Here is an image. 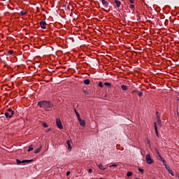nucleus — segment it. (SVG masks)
Masks as SVG:
<instances>
[{"label":"nucleus","instance_id":"1","mask_svg":"<svg viewBox=\"0 0 179 179\" xmlns=\"http://www.w3.org/2000/svg\"><path fill=\"white\" fill-rule=\"evenodd\" d=\"M38 106L41 108H52V104L51 103V102L47 101H40L38 103Z\"/></svg>","mask_w":179,"mask_h":179},{"label":"nucleus","instance_id":"2","mask_svg":"<svg viewBox=\"0 0 179 179\" xmlns=\"http://www.w3.org/2000/svg\"><path fill=\"white\" fill-rule=\"evenodd\" d=\"M145 160L147 162V164L149 165L152 164L154 163L153 159H151V157L149 154L146 155Z\"/></svg>","mask_w":179,"mask_h":179},{"label":"nucleus","instance_id":"3","mask_svg":"<svg viewBox=\"0 0 179 179\" xmlns=\"http://www.w3.org/2000/svg\"><path fill=\"white\" fill-rule=\"evenodd\" d=\"M4 115L6 117V119L8 120H10L13 117V116L15 115V114H12L10 112H6L4 113Z\"/></svg>","mask_w":179,"mask_h":179},{"label":"nucleus","instance_id":"4","mask_svg":"<svg viewBox=\"0 0 179 179\" xmlns=\"http://www.w3.org/2000/svg\"><path fill=\"white\" fill-rule=\"evenodd\" d=\"M56 124H57V127L59 129H64V127L62 126V122H61V120L57 119Z\"/></svg>","mask_w":179,"mask_h":179},{"label":"nucleus","instance_id":"5","mask_svg":"<svg viewBox=\"0 0 179 179\" xmlns=\"http://www.w3.org/2000/svg\"><path fill=\"white\" fill-rule=\"evenodd\" d=\"M39 24L41 26V28L43 29H45L47 28L46 27L47 22H45V21H41L39 22Z\"/></svg>","mask_w":179,"mask_h":179},{"label":"nucleus","instance_id":"6","mask_svg":"<svg viewBox=\"0 0 179 179\" xmlns=\"http://www.w3.org/2000/svg\"><path fill=\"white\" fill-rule=\"evenodd\" d=\"M78 120L79 121L81 127H85V120L80 119V117L78 118Z\"/></svg>","mask_w":179,"mask_h":179},{"label":"nucleus","instance_id":"7","mask_svg":"<svg viewBox=\"0 0 179 179\" xmlns=\"http://www.w3.org/2000/svg\"><path fill=\"white\" fill-rule=\"evenodd\" d=\"M101 2H102V4H103V6H105V7H106V8H108L109 3H108V1H106L105 0H101Z\"/></svg>","mask_w":179,"mask_h":179},{"label":"nucleus","instance_id":"8","mask_svg":"<svg viewBox=\"0 0 179 179\" xmlns=\"http://www.w3.org/2000/svg\"><path fill=\"white\" fill-rule=\"evenodd\" d=\"M6 112L10 113L11 115H15V111L11 108L6 109Z\"/></svg>","mask_w":179,"mask_h":179},{"label":"nucleus","instance_id":"9","mask_svg":"<svg viewBox=\"0 0 179 179\" xmlns=\"http://www.w3.org/2000/svg\"><path fill=\"white\" fill-rule=\"evenodd\" d=\"M43 148V147L41 146L40 148H37L36 150H35L34 153H35V154H38V153H40V152H41V148Z\"/></svg>","mask_w":179,"mask_h":179},{"label":"nucleus","instance_id":"10","mask_svg":"<svg viewBox=\"0 0 179 179\" xmlns=\"http://www.w3.org/2000/svg\"><path fill=\"white\" fill-rule=\"evenodd\" d=\"M114 2L116 3L117 8H119L121 5V2L118 0H115Z\"/></svg>","mask_w":179,"mask_h":179},{"label":"nucleus","instance_id":"11","mask_svg":"<svg viewBox=\"0 0 179 179\" xmlns=\"http://www.w3.org/2000/svg\"><path fill=\"white\" fill-rule=\"evenodd\" d=\"M167 171H169V174H171L172 176H174V173L170 167L167 169Z\"/></svg>","mask_w":179,"mask_h":179},{"label":"nucleus","instance_id":"12","mask_svg":"<svg viewBox=\"0 0 179 179\" xmlns=\"http://www.w3.org/2000/svg\"><path fill=\"white\" fill-rule=\"evenodd\" d=\"M66 143L68 145L69 150H72V147L71 146V141H67Z\"/></svg>","mask_w":179,"mask_h":179},{"label":"nucleus","instance_id":"13","mask_svg":"<svg viewBox=\"0 0 179 179\" xmlns=\"http://www.w3.org/2000/svg\"><path fill=\"white\" fill-rule=\"evenodd\" d=\"M74 113H76L78 120L80 119V116L79 113L77 112L76 109H74Z\"/></svg>","mask_w":179,"mask_h":179},{"label":"nucleus","instance_id":"14","mask_svg":"<svg viewBox=\"0 0 179 179\" xmlns=\"http://www.w3.org/2000/svg\"><path fill=\"white\" fill-rule=\"evenodd\" d=\"M121 88L123 90H127L128 89V87L127 85H121Z\"/></svg>","mask_w":179,"mask_h":179},{"label":"nucleus","instance_id":"15","mask_svg":"<svg viewBox=\"0 0 179 179\" xmlns=\"http://www.w3.org/2000/svg\"><path fill=\"white\" fill-rule=\"evenodd\" d=\"M33 145H29V149L27 150L28 152H30L31 151H33Z\"/></svg>","mask_w":179,"mask_h":179},{"label":"nucleus","instance_id":"16","mask_svg":"<svg viewBox=\"0 0 179 179\" xmlns=\"http://www.w3.org/2000/svg\"><path fill=\"white\" fill-rule=\"evenodd\" d=\"M158 157H159L158 159H159V161H162V163H164V162H166V160L162 158V157L161 155H160Z\"/></svg>","mask_w":179,"mask_h":179},{"label":"nucleus","instance_id":"17","mask_svg":"<svg viewBox=\"0 0 179 179\" xmlns=\"http://www.w3.org/2000/svg\"><path fill=\"white\" fill-rule=\"evenodd\" d=\"M84 83H85V85H90V80L86 79L84 80Z\"/></svg>","mask_w":179,"mask_h":179},{"label":"nucleus","instance_id":"18","mask_svg":"<svg viewBox=\"0 0 179 179\" xmlns=\"http://www.w3.org/2000/svg\"><path fill=\"white\" fill-rule=\"evenodd\" d=\"M98 168H99L100 170H105V169L103 168V166L102 164H99V165H98Z\"/></svg>","mask_w":179,"mask_h":179},{"label":"nucleus","instance_id":"19","mask_svg":"<svg viewBox=\"0 0 179 179\" xmlns=\"http://www.w3.org/2000/svg\"><path fill=\"white\" fill-rule=\"evenodd\" d=\"M163 165L165 166V169L166 170L169 168V166L166 165V161H163Z\"/></svg>","mask_w":179,"mask_h":179},{"label":"nucleus","instance_id":"20","mask_svg":"<svg viewBox=\"0 0 179 179\" xmlns=\"http://www.w3.org/2000/svg\"><path fill=\"white\" fill-rule=\"evenodd\" d=\"M104 85L107 87H111V84L110 83H105Z\"/></svg>","mask_w":179,"mask_h":179},{"label":"nucleus","instance_id":"21","mask_svg":"<svg viewBox=\"0 0 179 179\" xmlns=\"http://www.w3.org/2000/svg\"><path fill=\"white\" fill-rule=\"evenodd\" d=\"M156 116H157V120H160V116H159V112H157V113H156Z\"/></svg>","mask_w":179,"mask_h":179},{"label":"nucleus","instance_id":"22","mask_svg":"<svg viewBox=\"0 0 179 179\" xmlns=\"http://www.w3.org/2000/svg\"><path fill=\"white\" fill-rule=\"evenodd\" d=\"M137 92H138V94L139 97H142L143 93L142 92H140V91H138Z\"/></svg>","mask_w":179,"mask_h":179},{"label":"nucleus","instance_id":"23","mask_svg":"<svg viewBox=\"0 0 179 179\" xmlns=\"http://www.w3.org/2000/svg\"><path fill=\"white\" fill-rule=\"evenodd\" d=\"M127 177H131L132 176V172L131 171L127 172Z\"/></svg>","mask_w":179,"mask_h":179},{"label":"nucleus","instance_id":"24","mask_svg":"<svg viewBox=\"0 0 179 179\" xmlns=\"http://www.w3.org/2000/svg\"><path fill=\"white\" fill-rule=\"evenodd\" d=\"M155 152L157 153L158 157L161 155L157 148H155Z\"/></svg>","mask_w":179,"mask_h":179},{"label":"nucleus","instance_id":"25","mask_svg":"<svg viewBox=\"0 0 179 179\" xmlns=\"http://www.w3.org/2000/svg\"><path fill=\"white\" fill-rule=\"evenodd\" d=\"M138 171H139L141 173H142V174L144 173V170H143V169L139 168V169H138Z\"/></svg>","mask_w":179,"mask_h":179},{"label":"nucleus","instance_id":"26","mask_svg":"<svg viewBox=\"0 0 179 179\" xmlns=\"http://www.w3.org/2000/svg\"><path fill=\"white\" fill-rule=\"evenodd\" d=\"M21 15L24 16L26 15L27 14V12H24V11H21Z\"/></svg>","mask_w":179,"mask_h":179},{"label":"nucleus","instance_id":"27","mask_svg":"<svg viewBox=\"0 0 179 179\" xmlns=\"http://www.w3.org/2000/svg\"><path fill=\"white\" fill-rule=\"evenodd\" d=\"M31 162H33V159H29V160H27V159H26V163L30 164V163H31Z\"/></svg>","mask_w":179,"mask_h":179},{"label":"nucleus","instance_id":"28","mask_svg":"<svg viewBox=\"0 0 179 179\" xmlns=\"http://www.w3.org/2000/svg\"><path fill=\"white\" fill-rule=\"evenodd\" d=\"M43 127L44 128H47V127H48V125L47 124V123L44 122V123L43 124Z\"/></svg>","mask_w":179,"mask_h":179},{"label":"nucleus","instance_id":"29","mask_svg":"<svg viewBox=\"0 0 179 179\" xmlns=\"http://www.w3.org/2000/svg\"><path fill=\"white\" fill-rule=\"evenodd\" d=\"M17 165H20L22 164V161L20 159H17Z\"/></svg>","mask_w":179,"mask_h":179},{"label":"nucleus","instance_id":"30","mask_svg":"<svg viewBox=\"0 0 179 179\" xmlns=\"http://www.w3.org/2000/svg\"><path fill=\"white\" fill-rule=\"evenodd\" d=\"M157 124H158L159 126L162 127L161 120H157Z\"/></svg>","mask_w":179,"mask_h":179},{"label":"nucleus","instance_id":"31","mask_svg":"<svg viewBox=\"0 0 179 179\" xmlns=\"http://www.w3.org/2000/svg\"><path fill=\"white\" fill-rule=\"evenodd\" d=\"M155 132L157 131V127L156 122H155Z\"/></svg>","mask_w":179,"mask_h":179},{"label":"nucleus","instance_id":"32","mask_svg":"<svg viewBox=\"0 0 179 179\" xmlns=\"http://www.w3.org/2000/svg\"><path fill=\"white\" fill-rule=\"evenodd\" d=\"M117 164H112V165L110 166V168H112V167H117Z\"/></svg>","mask_w":179,"mask_h":179},{"label":"nucleus","instance_id":"33","mask_svg":"<svg viewBox=\"0 0 179 179\" xmlns=\"http://www.w3.org/2000/svg\"><path fill=\"white\" fill-rule=\"evenodd\" d=\"M99 87H103V84H102L101 82H100V83H99Z\"/></svg>","mask_w":179,"mask_h":179},{"label":"nucleus","instance_id":"34","mask_svg":"<svg viewBox=\"0 0 179 179\" xmlns=\"http://www.w3.org/2000/svg\"><path fill=\"white\" fill-rule=\"evenodd\" d=\"M8 53L11 55V54L14 53V51L13 50H10L8 51Z\"/></svg>","mask_w":179,"mask_h":179},{"label":"nucleus","instance_id":"35","mask_svg":"<svg viewBox=\"0 0 179 179\" xmlns=\"http://www.w3.org/2000/svg\"><path fill=\"white\" fill-rule=\"evenodd\" d=\"M66 175V176H69V175H71V171H67Z\"/></svg>","mask_w":179,"mask_h":179},{"label":"nucleus","instance_id":"36","mask_svg":"<svg viewBox=\"0 0 179 179\" xmlns=\"http://www.w3.org/2000/svg\"><path fill=\"white\" fill-rule=\"evenodd\" d=\"M23 48H25L26 50L29 49V45H24Z\"/></svg>","mask_w":179,"mask_h":179},{"label":"nucleus","instance_id":"37","mask_svg":"<svg viewBox=\"0 0 179 179\" xmlns=\"http://www.w3.org/2000/svg\"><path fill=\"white\" fill-rule=\"evenodd\" d=\"M0 119L1 120V121H3V120H5V117H4V116H1V117H0Z\"/></svg>","mask_w":179,"mask_h":179},{"label":"nucleus","instance_id":"38","mask_svg":"<svg viewBox=\"0 0 179 179\" xmlns=\"http://www.w3.org/2000/svg\"><path fill=\"white\" fill-rule=\"evenodd\" d=\"M147 142H148V144L149 145H150V141L148 138H147Z\"/></svg>","mask_w":179,"mask_h":179},{"label":"nucleus","instance_id":"39","mask_svg":"<svg viewBox=\"0 0 179 179\" xmlns=\"http://www.w3.org/2000/svg\"><path fill=\"white\" fill-rule=\"evenodd\" d=\"M26 163H27V159L22 161V164H26Z\"/></svg>","mask_w":179,"mask_h":179},{"label":"nucleus","instance_id":"40","mask_svg":"<svg viewBox=\"0 0 179 179\" xmlns=\"http://www.w3.org/2000/svg\"><path fill=\"white\" fill-rule=\"evenodd\" d=\"M92 170L91 169H90L88 170V173H92Z\"/></svg>","mask_w":179,"mask_h":179},{"label":"nucleus","instance_id":"41","mask_svg":"<svg viewBox=\"0 0 179 179\" xmlns=\"http://www.w3.org/2000/svg\"><path fill=\"white\" fill-rule=\"evenodd\" d=\"M130 8H134V6L132 5V4H131V5H130Z\"/></svg>","mask_w":179,"mask_h":179},{"label":"nucleus","instance_id":"42","mask_svg":"<svg viewBox=\"0 0 179 179\" xmlns=\"http://www.w3.org/2000/svg\"><path fill=\"white\" fill-rule=\"evenodd\" d=\"M156 135L157 136V137H159L158 131H156Z\"/></svg>","mask_w":179,"mask_h":179},{"label":"nucleus","instance_id":"43","mask_svg":"<svg viewBox=\"0 0 179 179\" xmlns=\"http://www.w3.org/2000/svg\"><path fill=\"white\" fill-rule=\"evenodd\" d=\"M129 1H130L131 3H134L132 0H129Z\"/></svg>","mask_w":179,"mask_h":179},{"label":"nucleus","instance_id":"44","mask_svg":"<svg viewBox=\"0 0 179 179\" xmlns=\"http://www.w3.org/2000/svg\"><path fill=\"white\" fill-rule=\"evenodd\" d=\"M48 131H51V129H48Z\"/></svg>","mask_w":179,"mask_h":179},{"label":"nucleus","instance_id":"45","mask_svg":"<svg viewBox=\"0 0 179 179\" xmlns=\"http://www.w3.org/2000/svg\"><path fill=\"white\" fill-rule=\"evenodd\" d=\"M136 90H134V91H133V93H136Z\"/></svg>","mask_w":179,"mask_h":179},{"label":"nucleus","instance_id":"46","mask_svg":"<svg viewBox=\"0 0 179 179\" xmlns=\"http://www.w3.org/2000/svg\"><path fill=\"white\" fill-rule=\"evenodd\" d=\"M95 179H102V178H95Z\"/></svg>","mask_w":179,"mask_h":179},{"label":"nucleus","instance_id":"47","mask_svg":"<svg viewBox=\"0 0 179 179\" xmlns=\"http://www.w3.org/2000/svg\"><path fill=\"white\" fill-rule=\"evenodd\" d=\"M136 179H141V178H136Z\"/></svg>","mask_w":179,"mask_h":179},{"label":"nucleus","instance_id":"48","mask_svg":"<svg viewBox=\"0 0 179 179\" xmlns=\"http://www.w3.org/2000/svg\"><path fill=\"white\" fill-rule=\"evenodd\" d=\"M102 179H105V178H102Z\"/></svg>","mask_w":179,"mask_h":179}]
</instances>
